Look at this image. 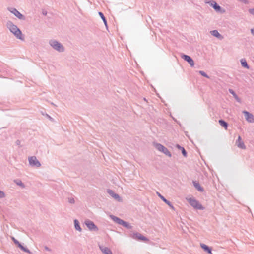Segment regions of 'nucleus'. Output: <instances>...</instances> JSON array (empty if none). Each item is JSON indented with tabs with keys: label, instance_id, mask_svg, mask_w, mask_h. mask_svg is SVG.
<instances>
[{
	"label": "nucleus",
	"instance_id": "1",
	"mask_svg": "<svg viewBox=\"0 0 254 254\" xmlns=\"http://www.w3.org/2000/svg\"><path fill=\"white\" fill-rule=\"evenodd\" d=\"M8 27L10 31L14 34V35L18 39L23 40L24 38L22 37V34L21 31L17 28V27L12 23H9L8 25Z\"/></svg>",
	"mask_w": 254,
	"mask_h": 254
},
{
	"label": "nucleus",
	"instance_id": "2",
	"mask_svg": "<svg viewBox=\"0 0 254 254\" xmlns=\"http://www.w3.org/2000/svg\"><path fill=\"white\" fill-rule=\"evenodd\" d=\"M187 201L189 202L190 204L192 206L193 208L197 209L203 210V207L201 204L199 203L198 201L194 198H187Z\"/></svg>",
	"mask_w": 254,
	"mask_h": 254
},
{
	"label": "nucleus",
	"instance_id": "3",
	"mask_svg": "<svg viewBox=\"0 0 254 254\" xmlns=\"http://www.w3.org/2000/svg\"><path fill=\"white\" fill-rule=\"evenodd\" d=\"M154 146L155 148L159 151L164 153L165 154L168 156L169 157L171 156L170 152L165 146H163L162 145L159 143H155Z\"/></svg>",
	"mask_w": 254,
	"mask_h": 254
},
{
	"label": "nucleus",
	"instance_id": "4",
	"mask_svg": "<svg viewBox=\"0 0 254 254\" xmlns=\"http://www.w3.org/2000/svg\"><path fill=\"white\" fill-rule=\"evenodd\" d=\"M50 44L53 48L59 51H63L64 50L63 46L56 41L53 40L50 41Z\"/></svg>",
	"mask_w": 254,
	"mask_h": 254
},
{
	"label": "nucleus",
	"instance_id": "5",
	"mask_svg": "<svg viewBox=\"0 0 254 254\" xmlns=\"http://www.w3.org/2000/svg\"><path fill=\"white\" fill-rule=\"evenodd\" d=\"M29 161L31 165L36 167H39L40 166V163L37 160V158L34 156L30 157L29 159Z\"/></svg>",
	"mask_w": 254,
	"mask_h": 254
},
{
	"label": "nucleus",
	"instance_id": "6",
	"mask_svg": "<svg viewBox=\"0 0 254 254\" xmlns=\"http://www.w3.org/2000/svg\"><path fill=\"white\" fill-rule=\"evenodd\" d=\"M181 57L186 61L188 62L191 66H193L194 63L193 60L190 57L186 55H182Z\"/></svg>",
	"mask_w": 254,
	"mask_h": 254
},
{
	"label": "nucleus",
	"instance_id": "7",
	"mask_svg": "<svg viewBox=\"0 0 254 254\" xmlns=\"http://www.w3.org/2000/svg\"><path fill=\"white\" fill-rule=\"evenodd\" d=\"M243 113L244 114L245 118L247 121L251 123L254 122V117L252 114L249 113L247 111H244Z\"/></svg>",
	"mask_w": 254,
	"mask_h": 254
},
{
	"label": "nucleus",
	"instance_id": "8",
	"mask_svg": "<svg viewBox=\"0 0 254 254\" xmlns=\"http://www.w3.org/2000/svg\"><path fill=\"white\" fill-rule=\"evenodd\" d=\"M85 224L88 227V228L90 230H97V227L95 225V224L91 221L87 220L85 222Z\"/></svg>",
	"mask_w": 254,
	"mask_h": 254
},
{
	"label": "nucleus",
	"instance_id": "9",
	"mask_svg": "<svg viewBox=\"0 0 254 254\" xmlns=\"http://www.w3.org/2000/svg\"><path fill=\"white\" fill-rule=\"evenodd\" d=\"M133 237L137 240H142L144 241H148V239L147 238L142 236L140 233H136L133 234Z\"/></svg>",
	"mask_w": 254,
	"mask_h": 254
},
{
	"label": "nucleus",
	"instance_id": "10",
	"mask_svg": "<svg viewBox=\"0 0 254 254\" xmlns=\"http://www.w3.org/2000/svg\"><path fill=\"white\" fill-rule=\"evenodd\" d=\"M237 146L241 149H245L246 148V146L242 140L241 137L240 136H238V140L236 142Z\"/></svg>",
	"mask_w": 254,
	"mask_h": 254
},
{
	"label": "nucleus",
	"instance_id": "11",
	"mask_svg": "<svg viewBox=\"0 0 254 254\" xmlns=\"http://www.w3.org/2000/svg\"><path fill=\"white\" fill-rule=\"evenodd\" d=\"M201 247L205 251H207L208 253L211 254V250L207 245L204 244H200Z\"/></svg>",
	"mask_w": 254,
	"mask_h": 254
},
{
	"label": "nucleus",
	"instance_id": "12",
	"mask_svg": "<svg viewBox=\"0 0 254 254\" xmlns=\"http://www.w3.org/2000/svg\"><path fill=\"white\" fill-rule=\"evenodd\" d=\"M11 12L13 13L16 17H17L19 19L22 18V15L16 9H14L12 11H11Z\"/></svg>",
	"mask_w": 254,
	"mask_h": 254
},
{
	"label": "nucleus",
	"instance_id": "13",
	"mask_svg": "<svg viewBox=\"0 0 254 254\" xmlns=\"http://www.w3.org/2000/svg\"><path fill=\"white\" fill-rule=\"evenodd\" d=\"M210 3L212 6L216 10L219 11L220 10V7L217 4V3L214 1H210Z\"/></svg>",
	"mask_w": 254,
	"mask_h": 254
},
{
	"label": "nucleus",
	"instance_id": "14",
	"mask_svg": "<svg viewBox=\"0 0 254 254\" xmlns=\"http://www.w3.org/2000/svg\"><path fill=\"white\" fill-rule=\"evenodd\" d=\"M101 250L104 254H112L111 251L107 247L101 248Z\"/></svg>",
	"mask_w": 254,
	"mask_h": 254
},
{
	"label": "nucleus",
	"instance_id": "15",
	"mask_svg": "<svg viewBox=\"0 0 254 254\" xmlns=\"http://www.w3.org/2000/svg\"><path fill=\"white\" fill-rule=\"evenodd\" d=\"M108 192L112 197H113L116 199L120 200V198L118 194L114 193V192L112 190H109Z\"/></svg>",
	"mask_w": 254,
	"mask_h": 254
},
{
	"label": "nucleus",
	"instance_id": "16",
	"mask_svg": "<svg viewBox=\"0 0 254 254\" xmlns=\"http://www.w3.org/2000/svg\"><path fill=\"white\" fill-rule=\"evenodd\" d=\"M211 33L213 36H214L218 38L222 39L223 38L222 36H221V35L219 34L218 31L217 30H213V31H211Z\"/></svg>",
	"mask_w": 254,
	"mask_h": 254
},
{
	"label": "nucleus",
	"instance_id": "17",
	"mask_svg": "<svg viewBox=\"0 0 254 254\" xmlns=\"http://www.w3.org/2000/svg\"><path fill=\"white\" fill-rule=\"evenodd\" d=\"M219 123L220 124V125L222 126H223V127H224L225 129L226 130L227 129V127H228V124L227 123L225 122L223 120H220L219 121Z\"/></svg>",
	"mask_w": 254,
	"mask_h": 254
},
{
	"label": "nucleus",
	"instance_id": "18",
	"mask_svg": "<svg viewBox=\"0 0 254 254\" xmlns=\"http://www.w3.org/2000/svg\"><path fill=\"white\" fill-rule=\"evenodd\" d=\"M159 196L160 198L166 203L172 209H174V207L170 204V202L167 200L163 196H161L159 194Z\"/></svg>",
	"mask_w": 254,
	"mask_h": 254
},
{
	"label": "nucleus",
	"instance_id": "19",
	"mask_svg": "<svg viewBox=\"0 0 254 254\" xmlns=\"http://www.w3.org/2000/svg\"><path fill=\"white\" fill-rule=\"evenodd\" d=\"M74 224L76 229L80 231L81 230V229L80 227L78 221L77 220H74Z\"/></svg>",
	"mask_w": 254,
	"mask_h": 254
},
{
	"label": "nucleus",
	"instance_id": "20",
	"mask_svg": "<svg viewBox=\"0 0 254 254\" xmlns=\"http://www.w3.org/2000/svg\"><path fill=\"white\" fill-rule=\"evenodd\" d=\"M114 220L115 221H116L118 223L120 224H126V222H124L123 220L118 218H117V217H115V218H114Z\"/></svg>",
	"mask_w": 254,
	"mask_h": 254
},
{
	"label": "nucleus",
	"instance_id": "21",
	"mask_svg": "<svg viewBox=\"0 0 254 254\" xmlns=\"http://www.w3.org/2000/svg\"><path fill=\"white\" fill-rule=\"evenodd\" d=\"M17 246L22 251L26 252H29V251L26 248L24 247L20 243L18 244Z\"/></svg>",
	"mask_w": 254,
	"mask_h": 254
},
{
	"label": "nucleus",
	"instance_id": "22",
	"mask_svg": "<svg viewBox=\"0 0 254 254\" xmlns=\"http://www.w3.org/2000/svg\"><path fill=\"white\" fill-rule=\"evenodd\" d=\"M17 246L22 251L26 252H29V251L26 248L24 247L20 243L18 244Z\"/></svg>",
	"mask_w": 254,
	"mask_h": 254
},
{
	"label": "nucleus",
	"instance_id": "23",
	"mask_svg": "<svg viewBox=\"0 0 254 254\" xmlns=\"http://www.w3.org/2000/svg\"><path fill=\"white\" fill-rule=\"evenodd\" d=\"M241 64H242V65L244 67H246L247 68H249L248 64H247V62H246L245 60H241Z\"/></svg>",
	"mask_w": 254,
	"mask_h": 254
},
{
	"label": "nucleus",
	"instance_id": "24",
	"mask_svg": "<svg viewBox=\"0 0 254 254\" xmlns=\"http://www.w3.org/2000/svg\"><path fill=\"white\" fill-rule=\"evenodd\" d=\"M194 185L198 190H202L201 187L198 183H194Z\"/></svg>",
	"mask_w": 254,
	"mask_h": 254
},
{
	"label": "nucleus",
	"instance_id": "25",
	"mask_svg": "<svg viewBox=\"0 0 254 254\" xmlns=\"http://www.w3.org/2000/svg\"><path fill=\"white\" fill-rule=\"evenodd\" d=\"M182 151V153L183 155L186 157L187 156V152L185 151V149L184 148H182V149L181 150Z\"/></svg>",
	"mask_w": 254,
	"mask_h": 254
},
{
	"label": "nucleus",
	"instance_id": "26",
	"mask_svg": "<svg viewBox=\"0 0 254 254\" xmlns=\"http://www.w3.org/2000/svg\"><path fill=\"white\" fill-rule=\"evenodd\" d=\"M5 196L4 193L0 190V198H3Z\"/></svg>",
	"mask_w": 254,
	"mask_h": 254
},
{
	"label": "nucleus",
	"instance_id": "27",
	"mask_svg": "<svg viewBox=\"0 0 254 254\" xmlns=\"http://www.w3.org/2000/svg\"><path fill=\"white\" fill-rule=\"evenodd\" d=\"M249 11L251 14L254 15V8L250 9Z\"/></svg>",
	"mask_w": 254,
	"mask_h": 254
},
{
	"label": "nucleus",
	"instance_id": "28",
	"mask_svg": "<svg viewBox=\"0 0 254 254\" xmlns=\"http://www.w3.org/2000/svg\"><path fill=\"white\" fill-rule=\"evenodd\" d=\"M199 73L203 76L204 77H208V76H207V75L205 73H204V72L202 71H199Z\"/></svg>",
	"mask_w": 254,
	"mask_h": 254
},
{
	"label": "nucleus",
	"instance_id": "29",
	"mask_svg": "<svg viewBox=\"0 0 254 254\" xmlns=\"http://www.w3.org/2000/svg\"><path fill=\"white\" fill-rule=\"evenodd\" d=\"M12 240H13V242H14V243L15 244H16L17 245H18V243H19V242L13 237L12 238Z\"/></svg>",
	"mask_w": 254,
	"mask_h": 254
},
{
	"label": "nucleus",
	"instance_id": "30",
	"mask_svg": "<svg viewBox=\"0 0 254 254\" xmlns=\"http://www.w3.org/2000/svg\"><path fill=\"white\" fill-rule=\"evenodd\" d=\"M16 183L19 185V186H21L22 187H23V184L22 183L21 181H19L18 182H16Z\"/></svg>",
	"mask_w": 254,
	"mask_h": 254
},
{
	"label": "nucleus",
	"instance_id": "31",
	"mask_svg": "<svg viewBox=\"0 0 254 254\" xmlns=\"http://www.w3.org/2000/svg\"><path fill=\"white\" fill-rule=\"evenodd\" d=\"M69 201L70 203H73L74 202V200L73 198H70L69 199Z\"/></svg>",
	"mask_w": 254,
	"mask_h": 254
},
{
	"label": "nucleus",
	"instance_id": "32",
	"mask_svg": "<svg viewBox=\"0 0 254 254\" xmlns=\"http://www.w3.org/2000/svg\"><path fill=\"white\" fill-rule=\"evenodd\" d=\"M99 14L100 15V16H101L102 19H103V18H104L105 17L102 12H99Z\"/></svg>",
	"mask_w": 254,
	"mask_h": 254
},
{
	"label": "nucleus",
	"instance_id": "33",
	"mask_svg": "<svg viewBox=\"0 0 254 254\" xmlns=\"http://www.w3.org/2000/svg\"><path fill=\"white\" fill-rule=\"evenodd\" d=\"M102 19H103V20L104 21V24H105V25H107V21H106V20L105 18L104 17Z\"/></svg>",
	"mask_w": 254,
	"mask_h": 254
},
{
	"label": "nucleus",
	"instance_id": "34",
	"mask_svg": "<svg viewBox=\"0 0 254 254\" xmlns=\"http://www.w3.org/2000/svg\"><path fill=\"white\" fill-rule=\"evenodd\" d=\"M123 226L126 227H128V224L126 222V224H122Z\"/></svg>",
	"mask_w": 254,
	"mask_h": 254
},
{
	"label": "nucleus",
	"instance_id": "35",
	"mask_svg": "<svg viewBox=\"0 0 254 254\" xmlns=\"http://www.w3.org/2000/svg\"><path fill=\"white\" fill-rule=\"evenodd\" d=\"M177 147L178 149H180V150H181V149H182V148H183L182 147L180 146V145H177Z\"/></svg>",
	"mask_w": 254,
	"mask_h": 254
},
{
	"label": "nucleus",
	"instance_id": "36",
	"mask_svg": "<svg viewBox=\"0 0 254 254\" xmlns=\"http://www.w3.org/2000/svg\"><path fill=\"white\" fill-rule=\"evenodd\" d=\"M251 32L254 35V28L251 29Z\"/></svg>",
	"mask_w": 254,
	"mask_h": 254
},
{
	"label": "nucleus",
	"instance_id": "37",
	"mask_svg": "<svg viewBox=\"0 0 254 254\" xmlns=\"http://www.w3.org/2000/svg\"><path fill=\"white\" fill-rule=\"evenodd\" d=\"M230 92H231L232 94H234V92H233V91H231V90H230Z\"/></svg>",
	"mask_w": 254,
	"mask_h": 254
}]
</instances>
